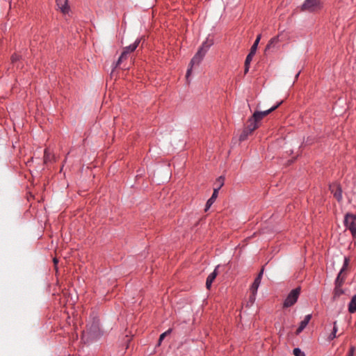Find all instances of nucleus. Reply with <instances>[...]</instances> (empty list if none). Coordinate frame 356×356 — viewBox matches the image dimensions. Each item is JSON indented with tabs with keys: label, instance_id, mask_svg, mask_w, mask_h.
<instances>
[{
	"label": "nucleus",
	"instance_id": "nucleus-5",
	"mask_svg": "<svg viewBox=\"0 0 356 356\" xmlns=\"http://www.w3.org/2000/svg\"><path fill=\"white\" fill-rule=\"evenodd\" d=\"M205 54L201 50H198L197 52L195 54V56L192 58L190 62V67L187 70L186 77L188 79L190 76L193 66L195 65H199L204 57Z\"/></svg>",
	"mask_w": 356,
	"mask_h": 356
},
{
	"label": "nucleus",
	"instance_id": "nucleus-7",
	"mask_svg": "<svg viewBox=\"0 0 356 356\" xmlns=\"http://www.w3.org/2000/svg\"><path fill=\"white\" fill-rule=\"evenodd\" d=\"M87 331L92 338H98L102 335L99 327V322L96 320H94L91 325L87 327Z\"/></svg>",
	"mask_w": 356,
	"mask_h": 356
},
{
	"label": "nucleus",
	"instance_id": "nucleus-12",
	"mask_svg": "<svg viewBox=\"0 0 356 356\" xmlns=\"http://www.w3.org/2000/svg\"><path fill=\"white\" fill-rule=\"evenodd\" d=\"M312 318V314H307L305 316L304 319L300 323L298 327L296 330V334L301 333L307 327Z\"/></svg>",
	"mask_w": 356,
	"mask_h": 356
},
{
	"label": "nucleus",
	"instance_id": "nucleus-13",
	"mask_svg": "<svg viewBox=\"0 0 356 356\" xmlns=\"http://www.w3.org/2000/svg\"><path fill=\"white\" fill-rule=\"evenodd\" d=\"M56 5L60 11L64 13H68L70 11V6H68V0H56Z\"/></svg>",
	"mask_w": 356,
	"mask_h": 356
},
{
	"label": "nucleus",
	"instance_id": "nucleus-3",
	"mask_svg": "<svg viewBox=\"0 0 356 356\" xmlns=\"http://www.w3.org/2000/svg\"><path fill=\"white\" fill-rule=\"evenodd\" d=\"M300 293V287L293 289L287 296L284 301L283 307L285 308L290 307L293 305L298 300Z\"/></svg>",
	"mask_w": 356,
	"mask_h": 356
},
{
	"label": "nucleus",
	"instance_id": "nucleus-35",
	"mask_svg": "<svg viewBox=\"0 0 356 356\" xmlns=\"http://www.w3.org/2000/svg\"><path fill=\"white\" fill-rule=\"evenodd\" d=\"M300 72H298L296 74V77H295V78H296V79H297L298 78V76H299V75H300Z\"/></svg>",
	"mask_w": 356,
	"mask_h": 356
},
{
	"label": "nucleus",
	"instance_id": "nucleus-1",
	"mask_svg": "<svg viewBox=\"0 0 356 356\" xmlns=\"http://www.w3.org/2000/svg\"><path fill=\"white\" fill-rule=\"evenodd\" d=\"M344 226L350 230L353 237L356 238V215L352 213H346L344 217Z\"/></svg>",
	"mask_w": 356,
	"mask_h": 356
},
{
	"label": "nucleus",
	"instance_id": "nucleus-21",
	"mask_svg": "<svg viewBox=\"0 0 356 356\" xmlns=\"http://www.w3.org/2000/svg\"><path fill=\"white\" fill-rule=\"evenodd\" d=\"M337 330H338V327H337V321H334L333 323V329H332V332L330 334V335L328 336V340L329 341H332L334 339H335L337 337Z\"/></svg>",
	"mask_w": 356,
	"mask_h": 356
},
{
	"label": "nucleus",
	"instance_id": "nucleus-4",
	"mask_svg": "<svg viewBox=\"0 0 356 356\" xmlns=\"http://www.w3.org/2000/svg\"><path fill=\"white\" fill-rule=\"evenodd\" d=\"M349 261H350L349 258L347 257H345L344 259H343V264L342 268H341L339 273H338V275L335 279L334 285L341 286H343V284L345 282L346 277V273H344V271L347 269V268L349 265Z\"/></svg>",
	"mask_w": 356,
	"mask_h": 356
},
{
	"label": "nucleus",
	"instance_id": "nucleus-28",
	"mask_svg": "<svg viewBox=\"0 0 356 356\" xmlns=\"http://www.w3.org/2000/svg\"><path fill=\"white\" fill-rule=\"evenodd\" d=\"M261 34H259L257 36V38L255 40V41L254 42L253 44L252 45V48H254L257 49V47H258V44H259V42L261 40Z\"/></svg>",
	"mask_w": 356,
	"mask_h": 356
},
{
	"label": "nucleus",
	"instance_id": "nucleus-23",
	"mask_svg": "<svg viewBox=\"0 0 356 356\" xmlns=\"http://www.w3.org/2000/svg\"><path fill=\"white\" fill-rule=\"evenodd\" d=\"M172 332V329H168L167 331H165V332L162 333L160 337H159V346L161 345V341L163 340V339L165 338V336H167L168 334H170Z\"/></svg>",
	"mask_w": 356,
	"mask_h": 356
},
{
	"label": "nucleus",
	"instance_id": "nucleus-24",
	"mask_svg": "<svg viewBox=\"0 0 356 356\" xmlns=\"http://www.w3.org/2000/svg\"><path fill=\"white\" fill-rule=\"evenodd\" d=\"M293 355L295 356H305L304 352H302L299 348H295L293 350Z\"/></svg>",
	"mask_w": 356,
	"mask_h": 356
},
{
	"label": "nucleus",
	"instance_id": "nucleus-27",
	"mask_svg": "<svg viewBox=\"0 0 356 356\" xmlns=\"http://www.w3.org/2000/svg\"><path fill=\"white\" fill-rule=\"evenodd\" d=\"M261 34H259L257 36V38L255 40V41L254 42L253 44L252 45V48H254L257 49V47H258V44H259V42L261 40Z\"/></svg>",
	"mask_w": 356,
	"mask_h": 356
},
{
	"label": "nucleus",
	"instance_id": "nucleus-14",
	"mask_svg": "<svg viewBox=\"0 0 356 356\" xmlns=\"http://www.w3.org/2000/svg\"><path fill=\"white\" fill-rule=\"evenodd\" d=\"M260 120L258 118H254V114L248 119L247 129L253 132L256 129L258 128V122Z\"/></svg>",
	"mask_w": 356,
	"mask_h": 356
},
{
	"label": "nucleus",
	"instance_id": "nucleus-29",
	"mask_svg": "<svg viewBox=\"0 0 356 356\" xmlns=\"http://www.w3.org/2000/svg\"><path fill=\"white\" fill-rule=\"evenodd\" d=\"M256 295L257 293H251L248 300V302L250 303V305H252L254 302L256 300Z\"/></svg>",
	"mask_w": 356,
	"mask_h": 356
},
{
	"label": "nucleus",
	"instance_id": "nucleus-11",
	"mask_svg": "<svg viewBox=\"0 0 356 356\" xmlns=\"http://www.w3.org/2000/svg\"><path fill=\"white\" fill-rule=\"evenodd\" d=\"M257 51V49L254 48H250V52L246 56L245 60V74H247L249 71L250 65L252 60L253 56H254L255 53Z\"/></svg>",
	"mask_w": 356,
	"mask_h": 356
},
{
	"label": "nucleus",
	"instance_id": "nucleus-9",
	"mask_svg": "<svg viewBox=\"0 0 356 356\" xmlns=\"http://www.w3.org/2000/svg\"><path fill=\"white\" fill-rule=\"evenodd\" d=\"M263 273H264V268H262L260 270V272L257 275V277L254 279L252 284L251 285L250 289L251 293H257L258 288L261 284V278L263 276Z\"/></svg>",
	"mask_w": 356,
	"mask_h": 356
},
{
	"label": "nucleus",
	"instance_id": "nucleus-33",
	"mask_svg": "<svg viewBox=\"0 0 356 356\" xmlns=\"http://www.w3.org/2000/svg\"><path fill=\"white\" fill-rule=\"evenodd\" d=\"M213 282H209V280H206V287L207 289H209Z\"/></svg>",
	"mask_w": 356,
	"mask_h": 356
},
{
	"label": "nucleus",
	"instance_id": "nucleus-17",
	"mask_svg": "<svg viewBox=\"0 0 356 356\" xmlns=\"http://www.w3.org/2000/svg\"><path fill=\"white\" fill-rule=\"evenodd\" d=\"M279 42V36L272 38L268 42L265 48V53L270 50L271 48L274 47L275 44Z\"/></svg>",
	"mask_w": 356,
	"mask_h": 356
},
{
	"label": "nucleus",
	"instance_id": "nucleus-18",
	"mask_svg": "<svg viewBox=\"0 0 356 356\" xmlns=\"http://www.w3.org/2000/svg\"><path fill=\"white\" fill-rule=\"evenodd\" d=\"M348 312L350 314L356 312V294L353 296L348 304Z\"/></svg>",
	"mask_w": 356,
	"mask_h": 356
},
{
	"label": "nucleus",
	"instance_id": "nucleus-16",
	"mask_svg": "<svg viewBox=\"0 0 356 356\" xmlns=\"http://www.w3.org/2000/svg\"><path fill=\"white\" fill-rule=\"evenodd\" d=\"M142 38H137L135 42L133 44H131L129 46H127L123 48V50L124 51H127V53L129 54V53H131L136 50V49L139 45Z\"/></svg>",
	"mask_w": 356,
	"mask_h": 356
},
{
	"label": "nucleus",
	"instance_id": "nucleus-26",
	"mask_svg": "<svg viewBox=\"0 0 356 356\" xmlns=\"http://www.w3.org/2000/svg\"><path fill=\"white\" fill-rule=\"evenodd\" d=\"M20 58H21L20 56H19L17 54H13L11 56V62H12V63L15 64L17 61H19L20 60Z\"/></svg>",
	"mask_w": 356,
	"mask_h": 356
},
{
	"label": "nucleus",
	"instance_id": "nucleus-25",
	"mask_svg": "<svg viewBox=\"0 0 356 356\" xmlns=\"http://www.w3.org/2000/svg\"><path fill=\"white\" fill-rule=\"evenodd\" d=\"M51 159V154L49 152L48 149H45L44 151V163H47V161H50Z\"/></svg>",
	"mask_w": 356,
	"mask_h": 356
},
{
	"label": "nucleus",
	"instance_id": "nucleus-15",
	"mask_svg": "<svg viewBox=\"0 0 356 356\" xmlns=\"http://www.w3.org/2000/svg\"><path fill=\"white\" fill-rule=\"evenodd\" d=\"M213 44V38H210L209 37L207 38L206 40L203 42L200 47L198 49V50H201V51H203L204 54H206V53L208 51L209 48Z\"/></svg>",
	"mask_w": 356,
	"mask_h": 356
},
{
	"label": "nucleus",
	"instance_id": "nucleus-22",
	"mask_svg": "<svg viewBox=\"0 0 356 356\" xmlns=\"http://www.w3.org/2000/svg\"><path fill=\"white\" fill-rule=\"evenodd\" d=\"M218 268H219V265H218L215 268L214 270L208 275V277L207 278V280H209V282H213V280L216 279V276L218 275V271L217 270H218Z\"/></svg>",
	"mask_w": 356,
	"mask_h": 356
},
{
	"label": "nucleus",
	"instance_id": "nucleus-32",
	"mask_svg": "<svg viewBox=\"0 0 356 356\" xmlns=\"http://www.w3.org/2000/svg\"><path fill=\"white\" fill-rule=\"evenodd\" d=\"M127 56H128V54L127 53V51H124V50L122 51L121 55L120 56L121 57V58H123L124 59H126L127 58Z\"/></svg>",
	"mask_w": 356,
	"mask_h": 356
},
{
	"label": "nucleus",
	"instance_id": "nucleus-10",
	"mask_svg": "<svg viewBox=\"0 0 356 356\" xmlns=\"http://www.w3.org/2000/svg\"><path fill=\"white\" fill-rule=\"evenodd\" d=\"M222 185H223V183H221L220 186L218 188H215L213 190L211 197L207 200V202L206 203L205 209H204L205 211H207L209 209V208L211 207V205L216 201V200L218 197V191H219L220 188L221 187V186H222Z\"/></svg>",
	"mask_w": 356,
	"mask_h": 356
},
{
	"label": "nucleus",
	"instance_id": "nucleus-8",
	"mask_svg": "<svg viewBox=\"0 0 356 356\" xmlns=\"http://www.w3.org/2000/svg\"><path fill=\"white\" fill-rule=\"evenodd\" d=\"M283 101H280L277 103L276 105L272 106L269 109L264 111H255L254 114V118H258L259 120H261L263 118L275 111L276 108H277L282 104Z\"/></svg>",
	"mask_w": 356,
	"mask_h": 356
},
{
	"label": "nucleus",
	"instance_id": "nucleus-34",
	"mask_svg": "<svg viewBox=\"0 0 356 356\" xmlns=\"http://www.w3.org/2000/svg\"><path fill=\"white\" fill-rule=\"evenodd\" d=\"M53 261H54V265H55V267L56 268V266H57V264H58V259H56V258H54Z\"/></svg>",
	"mask_w": 356,
	"mask_h": 356
},
{
	"label": "nucleus",
	"instance_id": "nucleus-6",
	"mask_svg": "<svg viewBox=\"0 0 356 356\" xmlns=\"http://www.w3.org/2000/svg\"><path fill=\"white\" fill-rule=\"evenodd\" d=\"M329 189L331 193L339 202L342 201V188L340 184L337 182L332 183L329 185Z\"/></svg>",
	"mask_w": 356,
	"mask_h": 356
},
{
	"label": "nucleus",
	"instance_id": "nucleus-2",
	"mask_svg": "<svg viewBox=\"0 0 356 356\" xmlns=\"http://www.w3.org/2000/svg\"><path fill=\"white\" fill-rule=\"evenodd\" d=\"M323 8V3L321 0H305L301 6L302 11L313 13L321 10Z\"/></svg>",
	"mask_w": 356,
	"mask_h": 356
},
{
	"label": "nucleus",
	"instance_id": "nucleus-30",
	"mask_svg": "<svg viewBox=\"0 0 356 356\" xmlns=\"http://www.w3.org/2000/svg\"><path fill=\"white\" fill-rule=\"evenodd\" d=\"M355 351V346H350L349 348V350L348 352L347 356H354Z\"/></svg>",
	"mask_w": 356,
	"mask_h": 356
},
{
	"label": "nucleus",
	"instance_id": "nucleus-19",
	"mask_svg": "<svg viewBox=\"0 0 356 356\" xmlns=\"http://www.w3.org/2000/svg\"><path fill=\"white\" fill-rule=\"evenodd\" d=\"M341 286L334 285V292H333V299L335 300L338 298L340 296H341L344 291Z\"/></svg>",
	"mask_w": 356,
	"mask_h": 356
},
{
	"label": "nucleus",
	"instance_id": "nucleus-31",
	"mask_svg": "<svg viewBox=\"0 0 356 356\" xmlns=\"http://www.w3.org/2000/svg\"><path fill=\"white\" fill-rule=\"evenodd\" d=\"M123 60V58H121V57L120 56L118 59V60L113 63V67L114 68H116L118 65H120V63L122 62Z\"/></svg>",
	"mask_w": 356,
	"mask_h": 356
},
{
	"label": "nucleus",
	"instance_id": "nucleus-20",
	"mask_svg": "<svg viewBox=\"0 0 356 356\" xmlns=\"http://www.w3.org/2000/svg\"><path fill=\"white\" fill-rule=\"evenodd\" d=\"M252 132L251 131H250L248 129H247L246 127L243 130V131L241 132V134H240L239 136V140L240 141H243L247 139L248 136L251 134Z\"/></svg>",
	"mask_w": 356,
	"mask_h": 356
}]
</instances>
